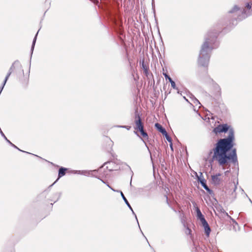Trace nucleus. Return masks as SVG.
<instances>
[{"label":"nucleus","instance_id":"obj_1","mask_svg":"<svg viewBox=\"0 0 252 252\" xmlns=\"http://www.w3.org/2000/svg\"><path fill=\"white\" fill-rule=\"evenodd\" d=\"M213 132H228L227 137L218 139L213 149L212 160L218 162L220 166L226 165L232 163L238 165L236 148H234L235 143L234 130L227 124L219 125L213 129Z\"/></svg>","mask_w":252,"mask_h":252},{"label":"nucleus","instance_id":"obj_2","mask_svg":"<svg viewBox=\"0 0 252 252\" xmlns=\"http://www.w3.org/2000/svg\"><path fill=\"white\" fill-rule=\"evenodd\" d=\"M221 29H211L204 36V41L201 46L198 63L199 65L207 67L210 61L212 51L219 46L218 36Z\"/></svg>","mask_w":252,"mask_h":252},{"label":"nucleus","instance_id":"obj_3","mask_svg":"<svg viewBox=\"0 0 252 252\" xmlns=\"http://www.w3.org/2000/svg\"><path fill=\"white\" fill-rule=\"evenodd\" d=\"M229 17L230 18V23L233 25H236L238 22L241 21L249 16L252 15V12L247 13V11L243 8H240L235 5L233 8L228 12Z\"/></svg>","mask_w":252,"mask_h":252},{"label":"nucleus","instance_id":"obj_4","mask_svg":"<svg viewBox=\"0 0 252 252\" xmlns=\"http://www.w3.org/2000/svg\"><path fill=\"white\" fill-rule=\"evenodd\" d=\"M135 126L134 127V129L137 130H141L144 129V124L142 122V119L141 118V115L140 113L137 111H135Z\"/></svg>","mask_w":252,"mask_h":252},{"label":"nucleus","instance_id":"obj_5","mask_svg":"<svg viewBox=\"0 0 252 252\" xmlns=\"http://www.w3.org/2000/svg\"><path fill=\"white\" fill-rule=\"evenodd\" d=\"M16 68L20 69L22 73H24V71L22 68V65L21 64L20 62L18 60H16L12 63L6 75L9 77L11 73L14 71V69Z\"/></svg>","mask_w":252,"mask_h":252},{"label":"nucleus","instance_id":"obj_6","mask_svg":"<svg viewBox=\"0 0 252 252\" xmlns=\"http://www.w3.org/2000/svg\"><path fill=\"white\" fill-rule=\"evenodd\" d=\"M93 172H96V170H72L71 173L73 174H80L85 176H94L93 175Z\"/></svg>","mask_w":252,"mask_h":252},{"label":"nucleus","instance_id":"obj_7","mask_svg":"<svg viewBox=\"0 0 252 252\" xmlns=\"http://www.w3.org/2000/svg\"><path fill=\"white\" fill-rule=\"evenodd\" d=\"M221 174L217 173L215 175H211L212 184L215 186H219L220 185L222 179L220 178Z\"/></svg>","mask_w":252,"mask_h":252},{"label":"nucleus","instance_id":"obj_8","mask_svg":"<svg viewBox=\"0 0 252 252\" xmlns=\"http://www.w3.org/2000/svg\"><path fill=\"white\" fill-rule=\"evenodd\" d=\"M139 63L140 65L141 66V67L144 71V73L146 76H148V75L149 74V66L147 65L146 63H145L144 59L141 60L140 61Z\"/></svg>","mask_w":252,"mask_h":252},{"label":"nucleus","instance_id":"obj_9","mask_svg":"<svg viewBox=\"0 0 252 252\" xmlns=\"http://www.w3.org/2000/svg\"><path fill=\"white\" fill-rule=\"evenodd\" d=\"M216 96H220L221 94V89L220 86L216 82L214 83V84L212 85Z\"/></svg>","mask_w":252,"mask_h":252},{"label":"nucleus","instance_id":"obj_10","mask_svg":"<svg viewBox=\"0 0 252 252\" xmlns=\"http://www.w3.org/2000/svg\"><path fill=\"white\" fill-rule=\"evenodd\" d=\"M204 227L205 232L207 236H209L211 232V228L206 220L201 222Z\"/></svg>","mask_w":252,"mask_h":252},{"label":"nucleus","instance_id":"obj_11","mask_svg":"<svg viewBox=\"0 0 252 252\" xmlns=\"http://www.w3.org/2000/svg\"><path fill=\"white\" fill-rule=\"evenodd\" d=\"M196 211V216L197 217V219H199L201 222L206 220L204 218V216L202 214V213L199 208L197 207Z\"/></svg>","mask_w":252,"mask_h":252},{"label":"nucleus","instance_id":"obj_12","mask_svg":"<svg viewBox=\"0 0 252 252\" xmlns=\"http://www.w3.org/2000/svg\"><path fill=\"white\" fill-rule=\"evenodd\" d=\"M155 127L162 134H163L164 133L165 134L166 133V132H167L166 129L158 123H156L155 124Z\"/></svg>","mask_w":252,"mask_h":252},{"label":"nucleus","instance_id":"obj_13","mask_svg":"<svg viewBox=\"0 0 252 252\" xmlns=\"http://www.w3.org/2000/svg\"><path fill=\"white\" fill-rule=\"evenodd\" d=\"M67 169L66 168L61 167L59 169L58 172V179L64 176L65 175V172L67 171Z\"/></svg>","mask_w":252,"mask_h":252},{"label":"nucleus","instance_id":"obj_14","mask_svg":"<svg viewBox=\"0 0 252 252\" xmlns=\"http://www.w3.org/2000/svg\"><path fill=\"white\" fill-rule=\"evenodd\" d=\"M117 192H120L121 193V195L123 200L124 201V202H125L126 205H127V206L129 208V209L131 211H132V208L131 206H130V205L128 201H127V199L125 196V195H124V193H123V192L122 191H117Z\"/></svg>","mask_w":252,"mask_h":252},{"label":"nucleus","instance_id":"obj_15","mask_svg":"<svg viewBox=\"0 0 252 252\" xmlns=\"http://www.w3.org/2000/svg\"><path fill=\"white\" fill-rule=\"evenodd\" d=\"M200 176H197V181L203 186L206 183V181L203 177H202V173L201 172H200Z\"/></svg>","mask_w":252,"mask_h":252},{"label":"nucleus","instance_id":"obj_16","mask_svg":"<svg viewBox=\"0 0 252 252\" xmlns=\"http://www.w3.org/2000/svg\"><path fill=\"white\" fill-rule=\"evenodd\" d=\"M61 192H56L54 194L53 198L50 199V200L52 201L54 200V203H55L60 199V198L61 197Z\"/></svg>","mask_w":252,"mask_h":252},{"label":"nucleus","instance_id":"obj_17","mask_svg":"<svg viewBox=\"0 0 252 252\" xmlns=\"http://www.w3.org/2000/svg\"><path fill=\"white\" fill-rule=\"evenodd\" d=\"M238 184V181L237 182L236 184L235 183V182H233V184H230V186H232V189H233V191L231 193L232 195H233V193H234V198H236V193H235V191H236V190L237 189V184Z\"/></svg>","mask_w":252,"mask_h":252},{"label":"nucleus","instance_id":"obj_18","mask_svg":"<svg viewBox=\"0 0 252 252\" xmlns=\"http://www.w3.org/2000/svg\"><path fill=\"white\" fill-rule=\"evenodd\" d=\"M38 32H39V31L36 33V34H35V36H34V38L33 39V41H32V47H31L32 54L33 51L34 50V48L35 44V42H36V38H37V36Z\"/></svg>","mask_w":252,"mask_h":252},{"label":"nucleus","instance_id":"obj_19","mask_svg":"<svg viewBox=\"0 0 252 252\" xmlns=\"http://www.w3.org/2000/svg\"><path fill=\"white\" fill-rule=\"evenodd\" d=\"M246 8L248 10V11H247V13H248L249 12H252V9L251 10L252 8V4L250 3H247ZM245 10L247 11L246 9Z\"/></svg>","mask_w":252,"mask_h":252},{"label":"nucleus","instance_id":"obj_20","mask_svg":"<svg viewBox=\"0 0 252 252\" xmlns=\"http://www.w3.org/2000/svg\"><path fill=\"white\" fill-rule=\"evenodd\" d=\"M139 131L140 132L141 135L144 138H148V135L147 133L144 130V129L139 130Z\"/></svg>","mask_w":252,"mask_h":252},{"label":"nucleus","instance_id":"obj_21","mask_svg":"<svg viewBox=\"0 0 252 252\" xmlns=\"http://www.w3.org/2000/svg\"><path fill=\"white\" fill-rule=\"evenodd\" d=\"M58 180V179H57L55 182L54 183H53L52 185H51L50 186H49L48 187V188L45 189L43 191V193H45V192H48L50 191V189H51V188H52V187L57 182V181Z\"/></svg>","mask_w":252,"mask_h":252},{"label":"nucleus","instance_id":"obj_22","mask_svg":"<svg viewBox=\"0 0 252 252\" xmlns=\"http://www.w3.org/2000/svg\"><path fill=\"white\" fill-rule=\"evenodd\" d=\"M166 138V139L167 140V141L170 143L172 142V139L170 137V136L168 134L167 132H166V133H164L163 134H162Z\"/></svg>","mask_w":252,"mask_h":252},{"label":"nucleus","instance_id":"obj_23","mask_svg":"<svg viewBox=\"0 0 252 252\" xmlns=\"http://www.w3.org/2000/svg\"><path fill=\"white\" fill-rule=\"evenodd\" d=\"M9 77L7 75L6 76V77H5V79H4V80L2 85H1V86L0 87V88L2 89H3V88L4 87L5 84L6 83V82L7 81Z\"/></svg>","mask_w":252,"mask_h":252},{"label":"nucleus","instance_id":"obj_24","mask_svg":"<svg viewBox=\"0 0 252 252\" xmlns=\"http://www.w3.org/2000/svg\"><path fill=\"white\" fill-rule=\"evenodd\" d=\"M9 77L7 75L6 76V77H5V79H4V80L2 85H1V86L0 87V88L2 89H3V88L4 87L5 84L6 83V82L7 81Z\"/></svg>","mask_w":252,"mask_h":252},{"label":"nucleus","instance_id":"obj_25","mask_svg":"<svg viewBox=\"0 0 252 252\" xmlns=\"http://www.w3.org/2000/svg\"><path fill=\"white\" fill-rule=\"evenodd\" d=\"M170 83H171L172 88H173L174 89L178 90V88L176 87L175 82L173 80H171Z\"/></svg>","mask_w":252,"mask_h":252},{"label":"nucleus","instance_id":"obj_26","mask_svg":"<svg viewBox=\"0 0 252 252\" xmlns=\"http://www.w3.org/2000/svg\"><path fill=\"white\" fill-rule=\"evenodd\" d=\"M208 83H209L211 85H213L214 84V83H216V82H215L214 81V80L213 79H212L210 77H208L207 78V81Z\"/></svg>","mask_w":252,"mask_h":252},{"label":"nucleus","instance_id":"obj_27","mask_svg":"<svg viewBox=\"0 0 252 252\" xmlns=\"http://www.w3.org/2000/svg\"><path fill=\"white\" fill-rule=\"evenodd\" d=\"M163 74L166 80H168L169 82H170L171 80H172V79L168 75H167L166 73H163Z\"/></svg>","mask_w":252,"mask_h":252},{"label":"nucleus","instance_id":"obj_28","mask_svg":"<svg viewBox=\"0 0 252 252\" xmlns=\"http://www.w3.org/2000/svg\"><path fill=\"white\" fill-rule=\"evenodd\" d=\"M117 127L125 128L127 130H129L131 128V126H117Z\"/></svg>","mask_w":252,"mask_h":252},{"label":"nucleus","instance_id":"obj_29","mask_svg":"<svg viewBox=\"0 0 252 252\" xmlns=\"http://www.w3.org/2000/svg\"><path fill=\"white\" fill-rule=\"evenodd\" d=\"M142 140L143 141V142L145 143V146L146 147V148H147L150 154V157H151V159H152V154H151V151L148 147V146H147V145L146 144V143H145V141L142 139L141 138Z\"/></svg>","mask_w":252,"mask_h":252},{"label":"nucleus","instance_id":"obj_30","mask_svg":"<svg viewBox=\"0 0 252 252\" xmlns=\"http://www.w3.org/2000/svg\"><path fill=\"white\" fill-rule=\"evenodd\" d=\"M229 219L232 221V222H233V223L234 224L236 225H238V224L236 222V221L234 219H233L231 217H229Z\"/></svg>","mask_w":252,"mask_h":252},{"label":"nucleus","instance_id":"obj_31","mask_svg":"<svg viewBox=\"0 0 252 252\" xmlns=\"http://www.w3.org/2000/svg\"><path fill=\"white\" fill-rule=\"evenodd\" d=\"M206 190L209 193V194H212L213 193V191L212 189H211L210 188H208V189H206Z\"/></svg>","mask_w":252,"mask_h":252},{"label":"nucleus","instance_id":"obj_32","mask_svg":"<svg viewBox=\"0 0 252 252\" xmlns=\"http://www.w3.org/2000/svg\"><path fill=\"white\" fill-rule=\"evenodd\" d=\"M132 211V214L135 216V218H136V220H137V222L138 224H139V223H138V220H137V217H136V214H135V213L134 212V211H133V210H132V211ZM138 225H139V227H140V226H139V224H138Z\"/></svg>","mask_w":252,"mask_h":252},{"label":"nucleus","instance_id":"obj_33","mask_svg":"<svg viewBox=\"0 0 252 252\" xmlns=\"http://www.w3.org/2000/svg\"><path fill=\"white\" fill-rule=\"evenodd\" d=\"M107 187H108L111 189H112L113 191H115V192H117V190H115L114 189H113L111 187H110L108 184H107Z\"/></svg>","mask_w":252,"mask_h":252},{"label":"nucleus","instance_id":"obj_34","mask_svg":"<svg viewBox=\"0 0 252 252\" xmlns=\"http://www.w3.org/2000/svg\"><path fill=\"white\" fill-rule=\"evenodd\" d=\"M107 187H108L111 189H112L113 191H115V192H117V190H115L114 189H113L111 187H110L108 184H107Z\"/></svg>","mask_w":252,"mask_h":252},{"label":"nucleus","instance_id":"obj_35","mask_svg":"<svg viewBox=\"0 0 252 252\" xmlns=\"http://www.w3.org/2000/svg\"><path fill=\"white\" fill-rule=\"evenodd\" d=\"M107 187H108L111 189H112L113 191H115V192H117V190H115L114 189H113L111 187H110L108 184H107Z\"/></svg>","mask_w":252,"mask_h":252},{"label":"nucleus","instance_id":"obj_36","mask_svg":"<svg viewBox=\"0 0 252 252\" xmlns=\"http://www.w3.org/2000/svg\"><path fill=\"white\" fill-rule=\"evenodd\" d=\"M203 188L206 190V189H208V188H209L208 186L207 185L206 183L203 185Z\"/></svg>","mask_w":252,"mask_h":252},{"label":"nucleus","instance_id":"obj_37","mask_svg":"<svg viewBox=\"0 0 252 252\" xmlns=\"http://www.w3.org/2000/svg\"><path fill=\"white\" fill-rule=\"evenodd\" d=\"M223 213H224L225 215L229 219V217H231L230 216H229L228 213L227 212H226L224 210H223V211L222 212Z\"/></svg>","mask_w":252,"mask_h":252},{"label":"nucleus","instance_id":"obj_38","mask_svg":"<svg viewBox=\"0 0 252 252\" xmlns=\"http://www.w3.org/2000/svg\"><path fill=\"white\" fill-rule=\"evenodd\" d=\"M170 147L171 150L173 151V144H172V142L170 143Z\"/></svg>","mask_w":252,"mask_h":252},{"label":"nucleus","instance_id":"obj_39","mask_svg":"<svg viewBox=\"0 0 252 252\" xmlns=\"http://www.w3.org/2000/svg\"><path fill=\"white\" fill-rule=\"evenodd\" d=\"M230 169H229V170H228L225 171L224 173L225 175H226L230 172Z\"/></svg>","mask_w":252,"mask_h":252},{"label":"nucleus","instance_id":"obj_40","mask_svg":"<svg viewBox=\"0 0 252 252\" xmlns=\"http://www.w3.org/2000/svg\"><path fill=\"white\" fill-rule=\"evenodd\" d=\"M177 90V93L179 94H181V92L178 89Z\"/></svg>","mask_w":252,"mask_h":252},{"label":"nucleus","instance_id":"obj_41","mask_svg":"<svg viewBox=\"0 0 252 252\" xmlns=\"http://www.w3.org/2000/svg\"><path fill=\"white\" fill-rule=\"evenodd\" d=\"M110 163H111V162H105V163H104V165H105V164H110Z\"/></svg>","mask_w":252,"mask_h":252},{"label":"nucleus","instance_id":"obj_42","mask_svg":"<svg viewBox=\"0 0 252 252\" xmlns=\"http://www.w3.org/2000/svg\"><path fill=\"white\" fill-rule=\"evenodd\" d=\"M195 101L198 103L199 104H200V102H199V101L197 99H195Z\"/></svg>","mask_w":252,"mask_h":252},{"label":"nucleus","instance_id":"obj_43","mask_svg":"<svg viewBox=\"0 0 252 252\" xmlns=\"http://www.w3.org/2000/svg\"><path fill=\"white\" fill-rule=\"evenodd\" d=\"M249 200L250 202L251 203V204H252V200L250 198H249Z\"/></svg>","mask_w":252,"mask_h":252},{"label":"nucleus","instance_id":"obj_44","mask_svg":"<svg viewBox=\"0 0 252 252\" xmlns=\"http://www.w3.org/2000/svg\"><path fill=\"white\" fill-rule=\"evenodd\" d=\"M131 180H132V176L131 177ZM130 185L131 186V180H130Z\"/></svg>","mask_w":252,"mask_h":252},{"label":"nucleus","instance_id":"obj_45","mask_svg":"<svg viewBox=\"0 0 252 252\" xmlns=\"http://www.w3.org/2000/svg\"><path fill=\"white\" fill-rule=\"evenodd\" d=\"M184 98L186 101H188V99L186 98L185 96H184Z\"/></svg>","mask_w":252,"mask_h":252},{"label":"nucleus","instance_id":"obj_46","mask_svg":"<svg viewBox=\"0 0 252 252\" xmlns=\"http://www.w3.org/2000/svg\"><path fill=\"white\" fill-rule=\"evenodd\" d=\"M165 196H166V198L167 202H168V197H167V195H165Z\"/></svg>","mask_w":252,"mask_h":252},{"label":"nucleus","instance_id":"obj_47","mask_svg":"<svg viewBox=\"0 0 252 252\" xmlns=\"http://www.w3.org/2000/svg\"><path fill=\"white\" fill-rule=\"evenodd\" d=\"M100 180L102 181V182H103V183L105 184V183L102 180H101V179H100Z\"/></svg>","mask_w":252,"mask_h":252},{"label":"nucleus","instance_id":"obj_48","mask_svg":"<svg viewBox=\"0 0 252 252\" xmlns=\"http://www.w3.org/2000/svg\"><path fill=\"white\" fill-rule=\"evenodd\" d=\"M34 155L35 156H36V157H39V156H38L37 155ZM40 158H41L40 157Z\"/></svg>","mask_w":252,"mask_h":252},{"label":"nucleus","instance_id":"obj_49","mask_svg":"<svg viewBox=\"0 0 252 252\" xmlns=\"http://www.w3.org/2000/svg\"><path fill=\"white\" fill-rule=\"evenodd\" d=\"M134 133H135V134H137V132H136V131H134Z\"/></svg>","mask_w":252,"mask_h":252}]
</instances>
